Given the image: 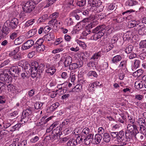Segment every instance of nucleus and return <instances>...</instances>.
<instances>
[{
  "mask_svg": "<svg viewBox=\"0 0 146 146\" xmlns=\"http://www.w3.org/2000/svg\"><path fill=\"white\" fill-rule=\"evenodd\" d=\"M44 64H39L36 62H33L31 63V67L28 68L31 73L32 77L35 78L36 76L38 71L42 72L44 70Z\"/></svg>",
  "mask_w": 146,
  "mask_h": 146,
  "instance_id": "f257e3e1",
  "label": "nucleus"
},
{
  "mask_svg": "<svg viewBox=\"0 0 146 146\" xmlns=\"http://www.w3.org/2000/svg\"><path fill=\"white\" fill-rule=\"evenodd\" d=\"M105 27V25H102L94 29V32L96 33L92 35L91 37L92 39L96 40L102 37L106 31Z\"/></svg>",
  "mask_w": 146,
  "mask_h": 146,
  "instance_id": "f03ea898",
  "label": "nucleus"
},
{
  "mask_svg": "<svg viewBox=\"0 0 146 146\" xmlns=\"http://www.w3.org/2000/svg\"><path fill=\"white\" fill-rule=\"evenodd\" d=\"M11 73L10 71L8 69H5L3 73L0 75V80L4 82L9 83L11 81Z\"/></svg>",
  "mask_w": 146,
  "mask_h": 146,
  "instance_id": "7ed1b4c3",
  "label": "nucleus"
},
{
  "mask_svg": "<svg viewBox=\"0 0 146 146\" xmlns=\"http://www.w3.org/2000/svg\"><path fill=\"white\" fill-rule=\"evenodd\" d=\"M83 141L82 136H78L76 139L72 138L70 139L67 142V144L68 146H75L78 144L81 143Z\"/></svg>",
  "mask_w": 146,
  "mask_h": 146,
  "instance_id": "20e7f679",
  "label": "nucleus"
},
{
  "mask_svg": "<svg viewBox=\"0 0 146 146\" xmlns=\"http://www.w3.org/2000/svg\"><path fill=\"white\" fill-rule=\"evenodd\" d=\"M31 113V110L30 109H27L24 111L22 113V121L24 122H27L28 121L29 122L31 120L29 117V115Z\"/></svg>",
  "mask_w": 146,
  "mask_h": 146,
  "instance_id": "39448f33",
  "label": "nucleus"
},
{
  "mask_svg": "<svg viewBox=\"0 0 146 146\" xmlns=\"http://www.w3.org/2000/svg\"><path fill=\"white\" fill-rule=\"evenodd\" d=\"M34 5L31 4L30 1H28L25 4L24 6L23 7V10L24 12L26 13H29L34 8Z\"/></svg>",
  "mask_w": 146,
  "mask_h": 146,
  "instance_id": "423d86ee",
  "label": "nucleus"
},
{
  "mask_svg": "<svg viewBox=\"0 0 146 146\" xmlns=\"http://www.w3.org/2000/svg\"><path fill=\"white\" fill-rule=\"evenodd\" d=\"M19 20L18 19L16 18H13L9 23V26L11 29H15L18 25Z\"/></svg>",
  "mask_w": 146,
  "mask_h": 146,
  "instance_id": "0eeeda50",
  "label": "nucleus"
},
{
  "mask_svg": "<svg viewBox=\"0 0 146 146\" xmlns=\"http://www.w3.org/2000/svg\"><path fill=\"white\" fill-rule=\"evenodd\" d=\"M27 133L28 134V136L31 137L30 139V142L32 143H35L39 139V137L37 136H34L35 134L34 132H30L29 131H27Z\"/></svg>",
  "mask_w": 146,
  "mask_h": 146,
  "instance_id": "6e6552de",
  "label": "nucleus"
},
{
  "mask_svg": "<svg viewBox=\"0 0 146 146\" xmlns=\"http://www.w3.org/2000/svg\"><path fill=\"white\" fill-rule=\"evenodd\" d=\"M46 72L49 75H53L56 72V69L55 67L52 65L47 64L46 65Z\"/></svg>",
  "mask_w": 146,
  "mask_h": 146,
  "instance_id": "1a4fd4ad",
  "label": "nucleus"
},
{
  "mask_svg": "<svg viewBox=\"0 0 146 146\" xmlns=\"http://www.w3.org/2000/svg\"><path fill=\"white\" fill-rule=\"evenodd\" d=\"M11 124L9 120L3 121L0 119V127L2 129H5L10 127Z\"/></svg>",
  "mask_w": 146,
  "mask_h": 146,
  "instance_id": "9d476101",
  "label": "nucleus"
},
{
  "mask_svg": "<svg viewBox=\"0 0 146 146\" xmlns=\"http://www.w3.org/2000/svg\"><path fill=\"white\" fill-rule=\"evenodd\" d=\"M67 84V83L66 82L64 83L61 84H58L56 88H57V89H56L55 91L57 92L58 90H61L60 92H62V94L66 92V90L64 88H66V86Z\"/></svg>",
  "mask_w": 146,
  "mask_h": 146,
  "instance_id": "9b49d317",
  "label": "nucleus"
},
{
  "mask_svg": "<svg viewBox=\"0 0 146 146\" xmlns=\"http://www.w3.org/2000/svg\"><path fill=\"white\" fill-rule=\"evenodd\" d=\"M34 44V42L33 40H27L23 44V49L24 50L29 49Z\"/></svg>",
  "mask_w": 146,
  "mask_h": 146,
  "instance_id": "f8f14e48",
  "label": "nucleus"
},
{
  "mask_svg": "<svg viewBox=\"0 0 146 146\" xmlns=\"http://www.w3.org/2000/svg\"><path fill=\"white\" fill-rule=\"evenodd\" d=\"M89 4L91 7L90 9L92 10L93 9L94 10H98L100 5V4H98L97 1L93 0L92 2L89 3Z\"/></svg>",
  "mask_w": 146,
  "mask_h": 146,
  "instance_id": "ddd939ff",
  "label": "nucleus"
},
{
  "mask_svg": "<svg viewBox=\"0 0 146 146\" xmlns=\"http://www.w3.org/2000/svg\"><path fill=\"white\" fill-rule=\"evenodd\" d=\"M125 138L124 132L123 131H121L118 133L117 141L118 143L122 142Z\"/></svg>",
  "mask_w": 146,
  "mask_h": 146,
  "instance_id": "4468645a",
  "label": "nucleus"
},
{
  "mask_svg": "<svg viewBox=\"0 0 146 146\" xmlns=\"http://www.w3.org/2000/svg\"><path fill=\"white\" fill-rule=\"evenodd\" d=\"M136 134L134 133V132L130 131L127 130H126L125 132V136L127 139V141L130 142L131 139H132L133 137Z\"/></svg>",
  "mask_w": 146,
  "mask_h": 146,
  "instance_id": "2eb2a0df",
  "label": "nucleus"
},
{
  "mask_svg": "<svg viewBox=\"0 0 146 146\" xmlns=\"http://www.w3.org/2000/svg\"><path fill=\"white\" fill-rule=\"evenodd\" d=\"M58 22L56 19H52L48 22L49 25L51 27V29L56 30L57 29Z\"/></svg>",
  "mask_w": 146,
  "mask_h": 146,
  "instance_id": "dca6fc26",
  "label": "nucleus"
},
{
  "mask_svg": "<svg viewBox=\"0 0 146 146\" xmlns=\"http://www.w3.org/2000/svg\"><path fill=\"white\" fill-rule=\"evenodd\" d=\"M127 130L134 132V133L136 134L138 132L136 126L133 124H128L127 127Z\"/></svg>",
  "mask_w": 146,
  "mask_h": 146,
  "instance_id": "f3484780",
  "label": "nucleus"
},
{
  "mask_svg": "<svg viewBox=\"0 0 146 146\" xmlns=\"http://www.w3.org/2000/svg\"><path fill=\"white\" fill-rule=\"evenodd\" d=\"M138 123L140 126V131L141 133V128H146V127L145 126L146 123L145 122V119L143 118H139L138 120Z\"/></svg>",
  "mask_w": 146,
  "mask_h": 146,
  "instance_id": "a211bd4d",
  "label": "nucleus"
},
{
  "mask_svg": "<svg viewBox=\"0 0 146 146\" xmlns=\"http://www.w3.org/2000/svg\"><path fill=\"white\" fill-rule=\"evenodd\" d=\"M25 38L23 36H20L14 40V43L16 45H19L22 43L24 41Z\"/></svg>",
  "mask_w": 146,
  "mask_h": 146,
  "instance_id": "6ab92c4d",
  "label": "nucleus"
},
{
  "mask_svg": "<svg viewBox=\"0 0 146 146\" xmlns=\"http://www.w3.org/2000/svg\"><path fill=\"white\" fill-rule=\"evenodd\" d=\"M18 65L21 67H24L25 69H28V68H30V65L25 60L19 61L18 63Z\"/></svg>",
  "mask_w": 146,
  "mask_h": 146,
  "instance_id": "aec40b11",
  "label": "nucleus"
},
{
  "mask_svg": "<svg viewBox=\"0 0 146 146\" xmlns=\"http://www.w3.org/2000/svg\"><path fill=\"white\" fill-rule=\"evenodd\" d=\"M72 61L71 57L69 56H67L65 59L64 64L65 67L69 66L70 64V63L72 62Z\"/></svg>",
  "mask_w": 146,
  "mask_h": 146,
  "instance_id": "412c9836",
  "label": "nucleus"
},
{
  "mask_svg": "<svg viewBox=\"0 0 146 146\" xmlns=\"http://www.w3.org/2000/svg\"><path fill=\"white\" fill-rule=\"evenodd\" d=\"M140 29H139L138 33L139 35H143L146 34V27L143 25H139Z\"/></svg>",
  "mask_w": 146,
  "mask_h": 146,
  "instance_id": "4be33fe9",
  "label": "nucleus"
},
{
  "mask_svg": "<svg viewBox=\"0 0 146 146\" xmlns=\"http://www.w3.org/2000/svg\"><path fill=\"white\" fill-rule=\"evenodd\" d=\"M102 138V136L101 135L99 134H96L95 136V142H93V144H97L99 143L100 142Z\"/></svg>",
  "mask_w": 146,
  "mask_h": 146,
  "instance_id": "5701e85b",
  "label": "nucleus"
},
{
  "mask_svg": "<svg viewBox=\"0 0 146 146\" xmlns=\"http://www.w3.org/2000/svg\"><path fill=\"white\" fill-rule=\"evenodd\" d=\"M82 89V86L81 84H77L72 89V90L70 91L69 92H78L81 91Z\"/></svg>",
  "mask_w": 146,
  "mask_h": 146,
  "instance_id": "b1692460",
  "label": "nucleus"
},
{
  "mask_svg": "<svg viewBox=\"0 0 146 146\" xmlns=\"http://www.w3.org/2000/svg\"><path fill=\"white\" fill-rule=\"evenodd\" d=\"M75 41L79 44L80 46L82 48V49L84 50L86 49L87 45L84 42L78 39H76Z\"/></svg>",
  "mask_w": 146,
  "mask_h": 146,
  "instance_id": "393cba45",
  "label": "nucleus"
},
{
  "mask_svg": "<svg viewBox=\"0 0 146 146\" xmlns=\"http://www.w3.org/2000/svg\"><path fill=\"white\" fill-rule=\"evenodd\" d=\"M138 3V2L135 0H128L126 2L125 4L126 6H134Z\"/></svg>",
  "mask_w": 146,
  "mask_h": 146,
  "instance_id": "a878e982",
  "label": "nucleus"
},
{
  "mask_svg": "<svg viewBox=\"0 0 146 146\" xmlns=\"http://www.w3.org/2000/svg\"><path fill=\"white\" fill-rule=\"evenodd\" d=\"M79 11L80 10L78 9L74 10L71 13V16L75 18L76 20H79L80 19V17L77 13H79Z\"/></svg>",
  "mask_w": 146,
  "mask_h": 146,
  "instance_id": "bb28decb",
  "label": "nucleus"
},
{
  "mask_svg": "<svg viewBox=\"0 0 146 146\" xmlns=\"http://www.w3.org/2000/svg\"><path fill=\"white\" fill-rule=\"evenodd\" d=\"M122 58L121 56L117 55L114 56L112 58V61L114 63H117L120 61Z\"/></svg>",
  "mask_w": 146,
  "mask_h": 146,
  "instance_id": "cd10ccee",
  "label": "nucleus"
},
{
  "mask_svg": "<svg viewBox=\"0 0 146 146\" xmlns=\"http://www.w3.org/2000/svg\"><path fill=\"white\" fill-rule=\"evenodd\" d=\"M135 86L136 89L137 90H140L143 87V84L142 81H137L135 83Z\"/></svg>",
  "mask_w": 146,
  "mask_h": 146,
  "instance_id": "c85d7f7f",
  "label": "nucleus"
},
{
  "mask_svg": "<svg viewBox=\"0 0 146 146\" xmlns=\"http://www.w3.org/2000/svg\"><path fill=\"white\" fill-rule=\"evenodd\" d=\"M37 31L36 29H31L27 32L28 36L29 37H31L34 36L36 33Z\"/></svg>",
  "mask_w": 146,
  "mask_h": 146,
  "instance_id": "c756f323",
  "label": "nucleus"
},
{
  "mask_svg": "<svg viewBox=\"0 0 146 146\" xmlns=\"http://www.w3.org/2000/svg\"><path fill=\"white\" fill-rule=\"evenodd\" d=\"M10 32L9 28L6 27H3L2 30V34L1 36H5L7 35Z\"/></svg>",
  "mask_w": 146,
  "mask_h": 146,
  "instance_id": "7c9ffc66",
  "label": "nucleus"
},
{
  "mask_svg": "<svg viewBox=\"0 0 146 146\" xmlns=\"http://www.w3.org/2000/svg\"><path fill=\"white\" fill-rule=\"evenodd\" d=\"M103 139L104 141L106 142H109L111 140V137L110 134L107 133H104Z\"/></svg>",
  "mask_w": 146,
  "mask_h": 146,
  "instance_id": "2f4dec72",
  "label": "nucleus"
},
{
  "mask_svg": "<svg viewBox=\"0 0 146 146\" xmlns=\"http://www.w3.org/2000/svg\"><path fill=\"white\" fill-rule=\"evenodd\" d=\"M127 62V60L121 61L119 65V67L121 69H126Z\"/></svg>",
  "mask_w": 146,
  "mask_h": 146,
  "instance_id": "473e14b6",
  "label": "nucleus"
},
{
  "mask_svg": "<svg viewBox=\"0 0 146 146\" xmlns=\"http://www.w3.org/2000/svg\"><path fill=\"white\" fill-rule=\"evenodd\" d=\"M21 123H19L17 124L14 126L11 127L10 129V130L12 131L15 130H19V129L21 127Z\"/></svg>",
  "mask_w": 146,
  "mask_h": 146,
  "instance_id": "72a5a7b5",
  "label": "nucleus"
},
{
  "mask_svg": "<svg viewBox=\"0 0 146 146\" xmlns=\"http://www.w3.org/2000/svg\"><path fill=\"white\" fill-rule=\"evenodd\" d=\"M143 72L142 69H139L133 73V76L135 77H139L142 74Z\"/></svg>",
  "mask_w": 146,
  "mask_h": 146,
  "instance_id": "f704fd0d",
  "label": "nucleus"
},
{
  "mask_svg": "<svg viewBox=\"0 0 146 146\" xmlns=\"http://www.w3.org/2000/svg\"><path fill=\"white\" fill-rule=\"evenodd\" d=\"M140 47L141 48H145L143 49V52H146V40H143L141 41L139 43Z\"/></svg>",
  "mask_w": 146,
  "mask_h": 146,
  "instance_id": "c9c22d12",
  "label": "nucleus"
},
{
  "mask_svg": "<svg viewBox=\"0 0 146 146\" xmlns=\"http://www.w3.org/2000/svg\"><path fill=\"white\" fill-rule=\"evenodd\" d=\"M64 23L67 26H70L73 25L74 22L71 18L66 19L64 21Z\"/></svg>",
  "mask_w": 146,
  "mask_h": 146,
  "instance_id": "e433bc0d",
  "label": "nucleus"
},
{
  "mask_svg": "<svg viewBox=\"0 0 146 146\" xmlns=\"http://www.w3.org/2000/svg\"><path fill=\"white\" fill-rule=\"evenodd\" d=\"M81 55L82 60H87L90 55V54L87 51L82 53Z\"/></svg>",
  "mask_w": 146,
  "mask_h": 146,
  "instance_id": "4c0bfd02",
  "label": "nucleus"
},
{
  "mask_svg": "<svg viewBox=\"0 0 146 146\" xmlns=\"http://www.w3.org/2000/svg\"><path fill=\"white\" fill-rule=\"evenodd\" d=\"M10 72L12 71L14 72L15 74H18L20 72L19 68L18 66H14L12 67L10 70H9Z\"/></svg>",
  "mask_w": 146,
  "mask_h": 146,
  "instance_id": "58836bf2",
  "label": "nucleus"
},
{
  "mask_svg": "<svg viewBox=\"0 0 146 146\" xmlns=\"http://www.w3.org/2000/svg\"><path fill=\"white\" fill-rule=\"evenodd\" d=\"M60 105L59 103L57 102L52 104L50 107V110L52 111L55 110Z\"/></svg>",
  "mask_w": 146,
  "mask_h": 146,
  "instance_id": "ea45409f",
  "label": "nucleus"
},
{
  "mask_svg": "<svg viewBox=\"0 0 146 146\" xmlns=\"http://www.w3.org/2000/svg\"><path fill=\"white\" fill-rule=\"evenodd\" d=\"M140 61L138 60H135L134 62L133 66L132 67V69H136L138 68L140 66Z\"/></svg>",
  "mask_w": 146,
  "mask_h": 146,
  "instance_id": "a19ab883",
  "label": "nucleus"
},
{
  "mask_svg": "<svg viewBox=\"0 0 146 146\" xmlns=\"http://www.w3.org/2000/svg\"><path fill=\"white\" fill-rule=\"evenodd\" d=\"M45 49V46L43 45H40L37 46L36 50L38 52H42Z\"/></svg>",
  "mask_w": 146,
  "mask_h": 146,
  "instance_id": "79ce46f5",
  "label": "nucleus"
},
{
  "mask_svg": "<svg viewBox=\"0 0 146 146\" xmlns=\"http://www.w3.org/2000/svg\"><path fill=\"white\" fill-rule=\"evenodd\" d=\"M69 122L68 120H65L62 122L60 124V127L66 128L68 127L69 126L68 123Z\"/></svg>",
  "mask_w": 146,
  "mask_h": 146,
  "instance_id": "37998d69",
  "label": "nucleus"
},
{
  "mask_svg": "<svg viewBox=\"0 0 146 146\" xmlns=\"http://www.w3.org/2000/svg\"><path fill=\"white\" fill-rule=\"evenodd\" d=\"M34 19H31L27 21L25 24V27H28L30 25H32L34 23Z\"/></svg>",
  "mask_w": 146,
  "mask_h": 146,
  "instance_id": "c03bdc74",
  "label": "nucleus"
},
{
  "mask_svg": "<svg viewBox=\"0 0 146 146\" xmlns=\"http://www.w3.org/2000/svg\"><path fill=\"white\" fill-rule=\"evenodd\" d=\"M43 103L40 102H36L35 104V108L36 109H41L42 108V106Z\"/></svg>",
  "mask_w": 146,
  "mask_h": 146,
  "instance_id": "a18cd8bd",
  "label": "nucleus"
},
{
  "mask_svg": "<svg viewBox=\"0 0 146 146\" xmlns=\"http://www.w3.org/2000/svg\"><path fill=\"white\" fill-rule=\"evenodd\" d=\"M133 49V46L132 45H129L125 49V52L127 54H129L131 52Z\"/></svg>",
  "mask_w": 146,
  "mask_h": 146,
  "instance_id": "49530a36",
  "label": "nucleus"
},
{
  "mask_svg": "<svg viewBox=\"0 0 146 146\" xmlns=\"http://www.w3.org/2000/svg\"><path fill=\"white\" fill-rule=\"evenodd\" d=\"M7 90L9 92L15 90V87L12 84H9L7 86Z\"/></svg>",
  "mask_w": 146,
  "mask_h": 146,
  "instance_id": "de8ad7c7",
  "label": "nucleus"
},
{
  "mask_svg": "<svg viewBox=\"0 0 146 146\" xmlns=\"http://www.w3.org/2000/svg\"><path fill=\"white\" fill-rule=\"evenodd\" d=\"M78 68V64L76 63H72L69 66V68L71 70L76 69Z\"/></svg>",
  "mask_w": 146,
  "mask_h": 146,
  "instance_id": "09e8293b",
  "label": "nucleus"
},
{
  "mask_svg": "<svg viewBox=\"0 0 146 146\" xmlns=\"http://www.w3.org/2000/svg\"><path fill=\"white\" fill-rule=\"evenodd\" d=\"M94 84L93 83H91L88 86V90L89 92H93L94 91Z\"/></svg>",
  "mask_w": 146,
  "mask_h": 146,
  "instance_id": "8fccbe9b",
  "label": "nucleus"
},
{
  "mask_svg": "<svg viewBox=\"0 0 146 146\" xmlns=\"http://www.w3.org/2000/svg\"><path fill=\"white\" fill-rule=\"evenodd\" d=\"M73 0H66V7H70L71 6H73Z\"/></svg>",
  "mask_w": 146,
  "mask_h": 146,
  "instance_id": "3c124183",
  "label": "nucleus"
},
{
  "mask_svg": "<svg viewBox=\"0 0 146 146\" xmlns=\"http://www.w3.org/2000/svg\"><path fill=\"white\" fill-rule=\"evenodd\" d=\"M86 2V0H80L77 2L76 4L79 7H82L85 5Z\"/></svg>",
  "mask_w": 146,
  "mask_h": 146,
  "instance_id": "603ef678",
  "label": "nucleus"
},
{
  "mask_svg": "<svg viewBox=\"0 0 146 146\" xmlns=\"http://www.w3.org/2000/svg\"><path fill=\"white\" fill-rule=\"evenodd\" d=\"M19 48L17 47L13 51H12L10 52L9 55L10 56H13L17 53L19 51Z\"/></svg>",
  "mask_w": 146,
  "mask_h": 146,
  "instance_id": "864d4df0",
  "label": "nucleus"
},
{
  "mask_svg": "<svg viewBox=\"0 0 146 146\" xmlns=\"http://www.w3.org/2000/svg\"><path fill=\"white\" fill-rule=\"evenodd\" d=\"M88 76H93L95 77H97L98 74L96 72L94 71H89L88 74Z\"/></svg>",
  "mask_w": 146,
  "mask_h": 146,
  "instance_id": "5fc2aeb1",
  "label": "nucleus"
},
{
  "mask_svg": "<svg viewBox=\"0 0 146 146\" xmlns=\"http://www.w3.org/2000/svg\"><path fill=\"white\" fill-rule=\"evenodd\" d=\"M52 116L50 117L45 119L46 117H43L41 119V121H43L44 123L45 124L48 121H49L50 120H51L52 117Z\"/></svg>",
  "mask_w": 146,
  "mask_h": 146,
  "instance_id": "6e6d98bb",
  "label": "nucleus"
},
{
  "mask_svg": "<svg viewBox=\"0 0 146 146\" xmlns=\"http://www.w3.org/2000/svg\"><path fill=\"white\" fill-rule=\"evenodd\" d=\"M57 83L56 80H52L49 83V86L51 88L56 85Z\"/></svg>",
  "mask_w": 146,
  "mask_h": 146,
  "instance_id": "4d7b16f0",
  "label": "nucleus"
},
{
  "mask_svg": "<svg viewBox=\"0 0 146 146\" xmlns=\"http://www.w3.org/2000/svg\"><path fill=\"white\" fill-rule=\"evenodd\" d=\"M59 15V13L58 12H55L52 14L50 15V17L53 19H55L58 17Z\"/></svg>",
  "mask_w": 146,
  "mask_h": 146,
  "instance_id": "13d9d810",
  "label": "nucleus"
},
{
  "mask_svg": "<svg viewBox=\"0 0 146 146\" xmlns=\"http://www.w3.org/2000/svg\"><path fill=\"white\" fill-rule=\"evenodd\" d=\"M57 0H46V3L47 5H46V7H48L52 5Z\"/></svg>",
  "mask_w": 146,
  "mask_h": 146,
  "instance_id": "bf43d9fd",
  "label": "nucleus"
},
{
  "mask_svg": "<svg viewBox=\"0 0 146 146\" xmlns=\"http://www.w3.org/2000/svg\"><path fill=\"white\" fill-rule=\"evenodd\" d=\"M100 56L99 53L95 54L91 58V59H93L94 60H96L100 57Z\"/></svg>",
  "mask_w": 146,
  "mask_h": 146,
  "instance_id": "052dcab7",
  "label": "nucleus"
},
{
  "mask_svg": "<svg viewBox=\"0 0 146 146\" xmlns=\"http://www.w3.org/2000/svg\"><path fill=\"white\" fill-rule=\"evenodd\" d=\"M90 131V130L89 128L85 127L83 129L82 131V133L86 135L89 133Z\"/></svg>",
  "mask_w": 146,
  "mask_h": 146,
  "instance_id": "680f3d73",
  "label": "nucleus"
},
{
  "mask_svg": "<svg viewBox=\"0 0 146 146\" xmlns=\"http://www.w3.org/2000/svg\"><path fill=\"white\" fill-rule=\"evenodd\" d=\"M51 29V27L50 26H46L44 28L43 32L45 34L47 33Z\"/></svg>",
  "mask_w": 146,
  "mask_h": 146,
  "instance_id": "e2e57ef3",
  "label": "nucleus"
},
{
  "mask_svg": "<svg viewBox=\"0 0 146 146\" xmlns=\"http://www.w3.org/2000/svg\"><path fill=\"white\" fill-rule=\"evenodd\" d=\"M62 38H59L57 39L54 42V44L55 45H57L60 44L62 42Z\"/></svg>",
  "mask_w": 146,
  "mask_h": 146,
  "instance_id": "0e129e2a",
  "label": "nucleus"
},
{
  "mask_svg": "<svg viewBox=\"0 0 146 146\" xmlns=\"http://www.w3.org/2000/svg\"><path fill=\"white\" fill-rule=\"evenodd\" d=\"M143 98V96L140 94H136L135 96V99L136 100H141Z\"/></svg>",
  "mask_w": 146,
  "mask_h": 146,
  "instance_id": "69168bd1",
  "label": "nucleus"
},
{
  "mask_svg": "<svg viewBox=\"0 0 146 146\" xmlns=\"http://www.w3.org/2000/svg\"><path fill=\"white\" fill-rule=\"evenodd\" d=\"M6 100L5 96H0V103L4 104L5 103Z\"/></svg>",
  "mask_w": 146,
  "mask_h": 146,
  "instance_id": "338daca9",
  "label": "nucleus"
},
{
  "mask_svg": "<svg viewBox=\"0 0 146 146\" xmlns=\"http://www.w3.org/2000/svg\"><path fill=\"white\" fill-rule=\"evenodd\" d=\"M115 7V5L112 4H109L107 6V9L108 10H113Z\"/></svg>",
  "mask_w": 146,
  "mask_h": 146,
  "instance_id": "774afa93",
  "label": "nucleus"
}]
</instances>
